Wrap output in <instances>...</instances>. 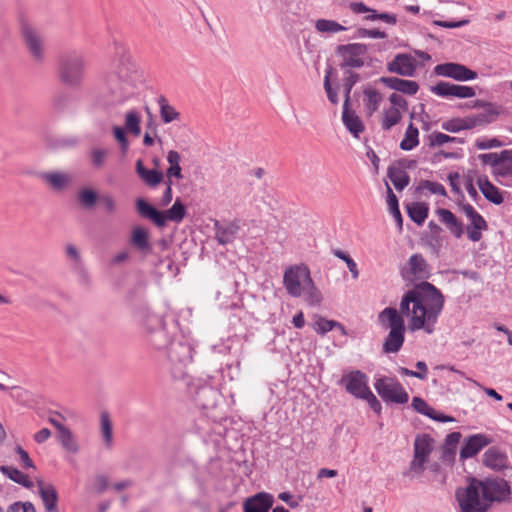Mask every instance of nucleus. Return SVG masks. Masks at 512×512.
<instances>
[{
	"instance_id": "f257e3e1",
	"label": "nucleus",
	"mask_w": 512,
	"mask_h": 512,
	"mask_svg": "<svg viewBox=\"0 0 512 512\" xmlns=\"http://www.w3.org/2000/svg\"><path fill=\"white\" fill-rule=\"evenodd\" d=\"M432 275V268L422 254L410 256L407 268L402 270L403 278L422 280L406 291L400 301V312L409 317L411 332L423 330L432 334L441 315L445 298L441 290L425 281Z\"/></svg>"
},
{
	"instance_id": "f03ea898",
	"label": "nucleus",
	"mask_w": 512,
	"mask_h": 512,
	"mask_svg": "<svg viewBox=\"0 0 512 512\" xmlns=\"http://www.w3.org/2000/svg\"><path fill=\"white\" fill-rule=\"evenodd\" d=\"M138 80L136 65L128 53L122 49L121 55L114 61L112 70L106 75L95 105L109 110L123 105L135 94Z\"/></svg>"
},
{
	"instance_id": "7ed1b4c3",
	"label": "nucleus",
	"mask_w": 512,
	"mask_h": 512,
	"mask_svg": "<svg viewBox=\"0 0 512 512\" xmlns=\"http://www.w3.org/2000/svg\"><path fill=\"white\" fill-rule=\"evenodd\" d=\"M157 357L174 379H185L188 374L187 367L192 362L193 347L184 340H172Z\"/></svg>"
},
{
	"instance_id": "20e7f679",
	"label": "nucleus",
	"mask_w": 512,
	"mask_h": 512,
	"mask_svg": "<svg viewBox=\"0 0 512 512\" xmlns=\"http://www.w3.org/2000/svg\"><path fill=\"white\" fill-rule=\"evenodd\" d=\"M290 297L302 298L310 306L319 305L322 301V294L306 264L290 265Z\"/></svg>"
},
{
	"instance_id": "39448f33",
	"label": "nucleus",
	"mask_w": 512,
	"mask_h": 512,
	"mask_svg": "<svg viewBox=\"0 0 512 512\" xmlns=\"http://www.w3.org/2000/svg\"><path fill=\"white\" fill-rule=\"evenodd\" d=\"M148 344L157 351L158 356L172 341V334L177 329V321L168 324L160 315L148 312L144 321Z\"/></svg>"
},
{
	"instance_id": "423d86ee",
	"label": "nucleus",
	"mask_w": 512,
	"mask_h": 512,
	"mask_svg": "<svg viewBox=\"0 0 512 512\" xmlns=\"http://www.w3.org/2000/svg\"><path fill=\"white\" fill-rule=\"evenodd\" d=\"M136 210L141 217L149 219L157 227H164L168 220L180 223L186 215V208L180 199H176L169 209L160 211L143 198H138L136 200Z\"/></svg>"
},
{
	"instance_id": "0eeeda50",
	"label": "nucleus",
	"mask_w": 512,
	"mask_h": 512,
	"mask_svg": "<svg viewBox=\"0 0 512 512\" xmlns=\"http://www.w3.org/2000/svg\"><path fill=\"white\" fill-rule=\"evenodd\" d=\"M400 310L393 307L385 308L379 314V320L384 322L387 318L390 331L384 341L383 350L385 353H397L403 346L405 340V322Z\"/></svg>"
},
{
	"instance_id": "6e6552de",
	"label": "nucleus",
	"mask_w": 512,
	"mask_h": 512,
	"mask_svg": "<svg viewBox=\"0 0 512 512\" xmlns=\"http://www.w3.org/2000/svg\"><path fill=\"white\" fill-rule=\"evenodd\" d=\"M475 482H478V479L472 477L465 488L456 489L455 498L460 512H487L490 509V505L482 497V489Z\"/></svg>"
},
{
	"instance_id": "1a4fd4ad",
	"label": "nucleus",
	"mask_w": 512,
	"mask_h": 512,
	"mask_svg": "<svg viewBox=\"0 0 512 512\" xmlns=\"http://www.w3.org/2000/svg\"><path fill=\"white\" fill-rule=\"evenodd\" d=\"M84 75V61L81 54L71 52L63 55L59 62L60 81L70 87L78 86Z\"/></svg>"
},
{
	"instance_id": "9d476101",
	"label": "nucleus",
	"mask_w": 512,
	"mask_h": 512,
	"mask_svg": "<svg viewBox=\"0 0 512 512\" xmlns=\"http://www.w3.org/2000/svg\"><path fill=\"white\" fill-rule=\"evenodd\" d=\"M187 387L195 405L202 410L215 408L221 397L217 389L200 379L187 382Z\"/></svg>"
},
{
	"instance_id": "9b49d317",
	"label": "nucleus",
	"mask_w": 512,
	"mask_h": 512,
	"mask_svg": "<svg viewBox=\"0 0 512 512\" xmlns=\"http://www.w3.org/2000/svg\"><path fill=\"white\" fill-rule=\"evenodd\" d=\"M374 388L382 400L387 403L405 404L409 400L408 393L396 378L386 376L377 378Z\"/></svg>"
},
{
	"instance_id": "f8f14e48",
	"label": "nucleus",
	"mask_w": 512,
	"mask_h": 512,
	"mask_svg": "<svg viewBox=\"0 0 512 512\" xmlns=\"http://www.w3.org/2000/svg\"><path fill=\"white\" fill-rule=\"evenodd\" d=\"M476 483L479 485V488L482 489V497L490 506L493 502H506L510 497V484L503 478L494 477L485 478L483 480L478 479V482Z\"/></svg>"
},
{
	"instance_id": "ddd939ff",
	"label": "nucleus",
	"mask_w": 512,
	"mask_h": 512,
	"mask_svg": "<svg viewBox=\"0 0 512 512\" xmlns=\"http://www.w3.org/2000/svg\"><path fill=\"white\" fill-rule=\"evenodd\" d=\"M434 449V440L427 434H419L414 441V456L410 462L409 470L415 475H421L425 470L430 454Z\"/></svg>"
},
{
	"instance_id": "4468645a",
	"label": "nucleus",
	"mask_w": 512,
	"mask_h": 512,
	"mask_svg": "<svg viewBox=\"0 0 512 512\" xmlns=\"http://www.w3.org/2000/svg\"><path fill=\"white\" fill-rule=\"evenodd\" d=\"M368 47L363 43H350L339 45L336 48V54L342 58L339 64L342 70L349 68H361L364 66L363 56L366 55Z\"/></svg>"
},
{
	"instance_id": "2eb2a0df",
	"label": "nucleus",
	"mask_w": 512,
	"mask_h": 512,
	"mask_svg": "<svg viewBox=\"0 0 512 512\" xmlns=\"http://www.w3.org/2000/svg\"><path fill=\"white\" fill-rule=\"evenodd\" d=\"M462 212L469 219L470 224L466 227L467 237L473 242H478L482 238V231L488 229V224L484 217L469 203L461 205Z\"/></svg>"
},
{
	"instance_id": "dca6fc26",
	"label": "nucleus",
	"mask_w": 512,
	"mask_h": 512,
	"mask_svg": "<svg viewBox=\"0 0 512 512\" xmlns=\"http://www.w3.org/2000/svg\"><path fill=\"white\" fill-rule=\"evenodd\" d=\"M434 73L438 76L452 78L456 81H470L477 78V72L469 69L463 64L446 62L434 67Z\"/></svg>"
},
{
	"instance_id": "f3484780",
	"label": "nucleus",
	"mask_w": 512,
	"mask_h": 512,
	"mask_svg": "<svg viewBox=\"0 0 512 512\" xmlns=\"http://www.w3.org/2000/svg\"><path fill=\"white\" fill-rule=\"evenodd\" d=\"M341 384L344 385L349 394L359 399L370 391L368 387V376L360 370H354L344 374L341 378Z\"/></svg>"
},
{
	"instance_id": "a211bd4d",
	"label": "nucleus",
	"mask_w": 512,
	"mask_h": 512,
	"mask_svg": "<svg viewBox=\"0 0 512 512\" xmlns=\"http://www.w3.org/2000/svg\"><path fill=\"white\" fill-rule=\"evenodd\" d=\"M430 91L442 98L456 97L459 99L472 98L476 95L473 87L439 81L430 87Z\"/></svg>"
},
{
	"instance_id": "6ab92c4d",
	"label": "nucleus",
	"mask_w": 512,
	"mask_h": 512,
	"mask_svg": "<svg viewBox=\"0 0 512 512\" xmlns=\"http://www.w3.org/2000/svg\"><path fill=\"white\" fill-rule=\"evenodd\" d=\"M418 62L411 54L399 53L387 63V70L403 77H413L416 74Z\"/></svg>"
},
{
	"instance_id": "aec40b11",
	"label": "nucleus",
	"mask_w": 512,
	"mask_h": 512,
	"mask_svg": "<svg viewBox=\"0 0 512 512\" xmlns=\"http://www.w3.org/2000/svg\"><path fill=\"white\" fill-rule=\"evenodd\" d=\"M492 442V438L487 434L478 433L466 437L462 443L459 457L461 460L476 456L484 447Z\"/></svg>"
},
{
	"instance_id": "412c9836",
	"label": "nucleus",
	"mask_w": 512,
	"mask_h": 512,
	"mask_svg": "<svg viewBox=\"0 0 512 512\" xmlns=\"http://www.w3.org/2000/svg\"><path fill=\"white\" fill-rule=\"evenodd\" d=\"M129 243L144 256L149 255L153 250V246L149 240V231L142 226H135L132 229Z\"/></svg>"
},
{
	"instance_id": "4be33fe9",
	"label": "nucleus",
	"mask_w": 512,
	"mask_h": 512,
	"mask_svg": "<svg viewBox=\"0 0 512 512\" xmlns=\"http://www.w3.org/2000/svg\"><path fill=\"white\" fill-rule=\"evenodd\" d=\"M274 498L266 492H259L248 498L243 505L244 512H268L272 507Z\"/></svg>"
},
{
	"instance_id": "5701e85b",
	"label": "nucleus",
	"mask_w": 512,
	"mask_h": 512,
	"mask_svg": "<svg viewBox=\"0 0 512 512\" xmlns=\"http://www.w3.org/2000/svg\"><path fill=\"white\" fill-rule=\"evenodd\" d=\"M380 81L389 89L406 95H415L419 90V85L416 81L406 80L398 77H381Z\"/></svg>"
},
{
	"instance_id": "b1692460",
	"label": "nucleus",
	"mask_w": 512,
	"mask_h": 512,
	"mask_svg": "<svg viewBox=\"0 0 512 512\" xmlns=\"http://www.w3.org/2000/svg\"><path fill=\"white\" fill-rule=\"evenodd\" d=\"M483 464L495 471H502L508 468V457L505 452L497 447H490L483 454Z\"/></svg>"
},
{
	"instance_id": "393cba45",
	"label": "nucleus",
	"mask_w": 512,
	"mask_h": 512,
	"mask_svg": "<svg viewBox=\"0 0 512 512\" xmlns=\"http://www.w3.org/2000/svg\"><path fill=\"white\" fill-rule=\"evenodd\" d=\"M22 34L29 52L33 55V57L36 60H42V40L37 31L29 25H24L22 28Z\"/></svg>"
},
{
	"instance_id": "a878e982",
	"label": "nucleus",
	"mask_w": 512,
	"mask_h": 512,
	"mask_svg": "<svg viewBox=\"0 0 512 512\" xmlns=\"http://www.w3.org/2000/svg\"><path fill=\"white\" fill-rule=\"evenodd\" d=\"M215 238L221 245H227L229 243H232L240 229V226L237 222H227L224 224L219 223L218 221L215 222Z\"/></svg>"
},
{
	"instance_id": "bb28decb",
	"label": "nucleus",
	"mask_w": 512,
	"mask_h": 512,
	"mask_svg": "<svg viewBox=\"0 0 512 512\" xmlns=\"http://www.w3.org/2000/svg\"><path fill=\"white\" fill-rule=\"evenodd\" d=\"M37 484L45 509L48 512H57L58 493L56 488L52 484L43 481H38Z\"/></svg>"
},
{
	"instance_id": "cd10ccee",
	"label": "nucleus",
	"mask_w": 512,
	"mask_h": 512,
	"mask_svg": "<svg viewBox=\"0 0 512 512\" xmlns=\"http://www.w3.org/2000/svg\"><path fill=\"white\" fill-rule=\"evenodd\" d=\"M477 184L481 193L489 202L495 205H500L503 203L504 199L500 189L496 187L492 182H490L486 176L479 177L477 179Z\"/></svg>"
},
{
	"instance_id": "c85d7f7f",
	"label": "nucleus",
	"mask_w": 512,
	"mask_h": 512,
	"mask_svg": "<svg viewBox=\"0 0 512 512\" xmlns=\"http://www.w3.org/2000/svg\"><path fill=\"white\" fill-rule=\"evenodd\" d=\"M136 172L140 179L150 187H156L164 178V175L160 170L146 168L141 159L136 161Z\"/></svg>"
},
{
	"instance_id": "c756f323",
	"label": "nucleus",
	"mask_w": 512,
	"mask_h": 512,
	"mask_svg": "<svg viewBox=\"0 0 512 512\" xmlns=\"http://www.w3.org/2000/svg\"><path fill=\"white\" fill-rule=\"evenodd\" d=\"M342 121L346 129L356 138H358L359 134L365 129L359 116L356 115L354 111L350 110L349 106L343 105Z\"/></svg>"
},
{
	"instance_id": "7c9ffc66",
	"label": "nucleus",
	"mask_w": 512,
	"mask_h": 512,
	"mask_svg": "<svg viewBox=\"0 0 512 512\" xmlns=\"http://www.w3.org/2000/svg\"><path fill=\"white\" fill-rule=\"evenodd\" d=\"M437 215L454 237L460 238L463 235V224L450 210L439 208Z\"/></svg>"
},
{
	"instance_id": "2f4dec72",
	"label": "nucleus",
	"mask_w": 512,
	"mask_h": 512,
	"mask_svg": "<svg viewBox=\"0 0 512 512\" xmlns=\"http://www.w3.org/2000/svg\"><path fill=\"white\" fill-rule=\"evenodd\" d=\"M406 208L409 218L417 225H422L428 217L429 206L424 202H412Z\"/></svg>"
},
{
	"instance_id": "473e14b6",
	"label": "nucleus",
	"mask_w": 512,
	"mask_h": 512,
	"mask_svg": "<svg viewBox=\"0 0 512 512\" xmlns=\"http://www.w3.org/2000/svg\"><path fill=\"white\" fill-rule=\"evenodd\" d=\"M387 176L398 191H402L409 185L410 176L402 168L390 165L387 169Z\"/></svg>"
},
{
	"instance_id": "72a5a7b5",
	"label": "nucleus",
	"mask_w": 512,
	"mask_h": 512,
	"mask_svg": "<svg viewBox=\"0 0 512 512\" xmlns=\"http://www.w3.org/2000/svg\"><path fill=\"white\" fill-rule=\"evenodd\" d=\"M512 150H503L500 153H483L478 155V159L484 165H490L492 167H496L498 165L503 164L504 166L509 163V159H511Z\"/></svg>"
},
{
	"instance_id": "f704fd0d",
	"label": "nucleus",
	"mask_w": 512,
	"mask_h": 512,
	"mask_svg": "<svg viewBox=\"0 0 512 512\" xmlns=\"http://www.w3.org/2000/svg\"><path fill=\"white\" fill-rule=\"evenodd\" d=\"M0 471L7 478L25 488H31L33 486V482L29 477L13 466L0 465Z\"/></svg>"
},
{
	"instance_id": "c9c22d12",
	"label": "nucleus",
	"mask_w": 512,
	"mask_h": 512,
	"mask_svg": "<svg viewBox=\"0 0 512 512\" xmlns=\"http://www.w3.org/2000/svg\"><path fill=\"white\" fill-rule=\"evenodd\" d=\"M57 440L62 448L69 453L77 454L80 450L77 440L68 427L57 433Z\"/></svg>"
},
{
	"instance_id": "e433bc0d",
	"label": "nucleus",
	"mask_w": 512,
	"mask_h": 512,
	"mask_svg": "<svg viewBox=\"0 0 512 512\" xmlns=\"http://www.w3.org/2000/svg\"><path fill=\"white\" fill-rule=\"evenodd\" d=\"M41 178L57 191L64 189L70 182L68 175L61 172L42 173Z\"/></svg>"
},
{
	"instance_id": "4c0bfd02",
	"label": "nucleus",
	"mask_w": 512,
	"mask_h": 512,
	"mask_svg": "<svg viewBox=\"0 0 512 512\" xmlns=\"http://www.w3.org/2000/svg\"><path fill=\"white\" fill-rule=\"evenodd\" d=\"M181 156L179 152L175 150H170L167 154V162L169 163V167L166 170V176L168 180H171V178H177L182 179L183 175L181 173V166H180Z\"/></svg>"
},
{
	"instance_id": "58836bf2",
	"label": "nucleus",
	"mask_w": 512,
	"mask_h": 512,
	"mask_svg": "<svg viewBox=\"0 0 512 512\" xmlns=\"http://www.w3.org/2000/svg\"><path fill=\"white\" fill-rule=\"evenodd\" d=\"M419 144V130L417 127L413 125L412 122L409 123L404 138L400 142V148L404 151H411Z\"/></svg>"
},
{
	"instance_id": "ea45409f",
	"label": "nucleus",
	"mask_w": 512,
	"mask_h": 512,
	"mask_svg": "<svg viewBox=\"0 0 512 512\" xmlns=\"http://www.w3.org/2000/svg\"><path fill=\"white\" fill-rule=\"evenodd\" d=\"M100 429L105 447L111 449L113 446V429L110 416L106 411L101 413Z\"/></svg>"
},
{
	"instance_id": "a19ab883",
	"label": "nucleus",
	"mask_w": 512,
	"mask_h": 512,
	"mask_svg": "<svg viewBox=\"0 0 512 512\" xmlns=\"http://www.w3.org/2000/svg\"><path fill=\"white\" fill-rule=\"evenodd\" d=\"M141 115L136 109H130L125 115L124 128L126 131L134 136H139L141 133Z\"/></svg>"
},
{
	"instance_id": "79ce46f5",
	"label": "nucleus",
	"mask_w": 512,
	"mask_h": 512,
	"mask_svg": "<svg viewBox=\"0 0 512 512\" xmlns=\"http://www.w3.org/2000/svg\"><path fill=\"white\" fill-rule=\"evenodd\" d=\"M382 101V95L375 89L366 88L364 90V105L369 115H372L379 109Z\"/></svg>"
},
{
	"instance_id": "37998d69",
	"label": "nucleus",
	"mask_w": 512,
	"mask_h": 512,
	"mask_svg": "<svg viewBox=\"0 0 512 512\" xmlns=\"http://www.w3.org/2000/svg\"><path fill=\"white\" fill-rule=\"evenodd\" d=\"M344 78H343V89H344V106H350V94L352 91V88L354 85L360 80V76L358 73L347 69L344 71Z\"/></svg>"
},
{
	"instance_id": "c03bdc74",
	"label": "nucleus",
	"mask_w": 512,
	"mask_h": 512,
	"mask_svg": "<svg viewBox=\"0 0 512 512\" xmlns=\"http://www.w3.org/2000/svg\"><path fill=\"white\" fill-rule=\"evenodd\" d=\"M445 143L463 144L465 143V140L463 138L450 136L438 131H434L428 136L429 147H438Z\"/></svg>"
},
{
	"instance_id": "a18cd8bd",
	"label": "nucleus",
	"mask_w": 512,
	"mask_h": 512,
	"mask_svg": "<svg viewBox=\"0 0 512 512\" xmlns=\"http://www.w3.org/2000/svg\"><path fill=\"white\" fill-rule=\"evenodd\" d=\"M160 107V116L164 123L168 124L178 119L180 114L171 106L164 96H160L158 99Z\"/></svg>"
},
{
	"instance_id": "49530a36",
	"label": "nucleus",
	"mask_w": 512,
	"mask_h": 512,
	"mask_svg": "<svg viewBox=\"0 0 512 512\" xmlns=\"http://www.w3.org/2000/svg\"><path fill=\"white\" fill-rule=\"evenodd\" d=\"M402 115L400 110L397 108H388L384 112V116L381 121V127L384 131L390 130L393 126L397 125L401 121Z\"/></svg>"
},
{
	"instance_id": "de8ad7c7",
	"label": "nucleus",
	"mask_w": 512,
	"mask_h": 512,
	"mask_svg": "<svg viewBox=\"0 0 512 512\" xmlns=\"http://www.w3.org/2000/svg\"><path fill=\"white\" fill-rule=\"evenodd\" d=\"M315 28L321 33L334 34L346 30L347 28L334 20L319 19L315 23Z\"/></svg>"
},
{
	"instance_id": "09e8293b",
	"label": "nucleus",
	"mask_w": 512,
	"mask_h": 512,
	"mask_svg": "<svg viewBox=\"0 0 512 512\" xmlns=\"http://www.w3.org/2000/svg\"><path fill=\"white\" fill-rule=\"evenodd\" d=\"M475 106H477V107L488 106L489 107V109L486 112L474 115L476 126L491 123L495 119V117L498 115V112L492 108V105L490 103H484V102L478 100L476 102Z\"/></svg>"
},
{
	"instance_id": "8fccbe9b",
	"label": "nucleus",
	"mask_w": 512,
	"mask_h": 512,
	"mask_svg": "<svg viewBox=\"0 0 512 512\" xmlns=\"http://www.w3.org/2000/svg\"><path fill=\"white\" fill-rule=\"evenodd\" d=\"M98 200V194L89 188L82 189L78 192V201L85 209H91Z\"/></svg>"
},
{
	"instance_id": "3c124183",
	"label": "nucleus",
	"mask_w": 512,
	"mask_h": 512,
	"mask_svg": "<svg viewBox=\"0 0 512 512\" xmlns=\"http://www.w3.org/2000/svg\"><path fill=\"white\" fill-rule=\"evenodd\" d=\"M267 348L271 352H278L284 355L285 350L288 348L285 332L277 333L273 340L268 343Z\"/></svg>"
},
{
	"instance_id": "603ef678",
	"label": "nucleus",
	"mask_w": 512,
	"mask_h": 512,
	"mask_svg": "<svg viewBox=\"0 0 512 512\" xmlns=\"http://www.w3.org/2000/svg\"><path fill=\"white\" fill-rule=\"evenodd\" d=\"M333 254H334V256L343 260L347 264V267H348L353 279H357L359 277V270H358L357 264L350 257V255L348 253H346L340 249H335V250H333Z\"/></svg>"
},
{
	"instance_id": "864d4df0",
	"label": "nucleus",
	"mask_w": 512,
	"mask_h": 512,
	"mask_svg": "<svg viewBox=\"0 0 512 512\" xmlns=\"http://www.w3.org/2000/svg\"><path fill=\"white\" fill-rule=\"evenodd\" d=\"M424 189L428 190L431 194H436V195H441V196L447 195L445 187L439 182H434V181H430V180H422L419 183V186L417 187V191H421Z\"/></svg>"
},
{
	"instance_id": "5fc2aeb1",
	"label": "nucleus",
	"mask_w": 512,
	"mask_h": 512,
	"mask_svg": "<svg viewBox=\"0 0 512 512\" xmlns=\"http://www.w3.org/2000/svg\"><path fill=\"white\" fill-rule=\"evenodd\" d=\"M109 150L105 148H92L90 151V161L95 168H100L104 165Z\"/></svg>"
},
{
	"instance_id": "6e6d98bb",
	"label": "nucleus",
	"mask_w": 512,
	"mask_h": 512,
	"mask_svg": "<svg viewBox=\"0 0 512 512\" xmlns=\"http://www.w3.org/2000/svg\"><path fill=\"white\" fill-rule=\"evenodd\" d=\"M337 326V321L335 320H327L323 317H318L317 320L313 324V329L321 335H325L329 331L335 329Z\"/></svg>"
},
{
	"instance_id": "4d7b16f0",
	"label": "nucleus",
	"mask_w": 512,
	"mask_h": 512,
	"mask_svg": "<svg viewBox=\"0 0 512 512\" xmlns=\"http://www.w3.org/2000/svg\"><path fill=\"white\" fill-rule=\"evenodd\" d=\"M355 39L362 38H373V39H385L387 38V34L379 29H366V28H358L353 36Z\"/></svg>"
},
{
	"instance_id": "13d9d810",
	"label": "nucleus",
	"mask_w": 512,
	"mask_h": 512,
	"mask_svg": "<svg viewBox=\"0 0 512 512\" xmlns=\"http://www.w3.org/2000/svg\"><path fill=\"white\" fill-rule=\"evenodd\" d=\"M411 405L413 409L418 413L425 415L427 417H433L432 413H434V408L428 405V403L424 399L420 397H414L412 399Z\"/></svg>"
},
{
	"instance_id": "bf43d9fd",
	"label": "nucleus",
	"mask_w": 512,
	"mask_h": 512,
	"mask_svg": "<svg viewBox=\"0 0 512 512\" xmlns=\"http://www.w3.org/2000/svg\"><path fill=\"white\" fill-rule=\"evenodd\" d=\"M330 75H331V67H329L326 70V74H325V77H324V83L323 84H324V89H325V92L327 94L328 100L332 104L336 105L339 102V98H338L337 92L335 91V89L331 85Z\"/></svg>"
},
{
	"instance_id": "052dcab7",
	"label": "nucleus",
	"mask_w": 512,
	"mask_h": 512,
	"mask_svg": "<svg viewBox=\"0 0 512 512\" xmlns=\"http://www.w3.org/2000/svg\"><path fill=\"white\" fill-rule=\"evenodd\" d=\"M505 144L500 141L498 138H478L475 141V146L479 150H487L492 148H499L504 146Z\"/></svg>"
},
{
	"instance_id": "680f3d73",
	"label": "nucleus",
	"mask_w": 512,
	"mask_h": 512,
	"mask_svg": "<svg viewBox=\"0 0 512 512\" xmlns=\"http://www.w3.org/2000/svg\"><path fill=\"white\" fill-rule=\"evenodd\" d=\"M365 20L374 21V20H382L388 24L394 25L397 23V16L392 13H378L376 10L372 11V14H368L365 16Z\"/></svg>"
},
{
	"instance_id": "e2e57ef3",
	"label": "nucleus",
	"mask_w": 512,
	"mask_h": 512,
	"mask_svg": "<svg viewBox=\"0 0 512 512\" xmlns=\"http://www.w3.org/2000/svg\"><path fill=\"white\" fill-rule=\"evenodd\" d=\"M223 377H228L229 380L237 379L240 375V361L236 360L235 362L225 364V368L221 369Z\"/></svg>"
},
{
	"instance_id": "0e129e2a",
	"label": "nucleus",
	"mask_w": 512,
	"mask_h": 512,
	"mask_svg": "<svg viewBox=\"0 0 512 512\" xmlns=\"http://www.w3.org/2000/svg\"><path fill=\"white\" fill-rule=\"evenodd\" d=\"M461 118H452L442 122L441 128L450 133H458L464 130Z\"/></svg>"
},
{
	"instance_id": "69168bd1",
	"label": "nucleus",
	"mask_w": 512,
	"mask_h": 512,
	"mask_svg": "<svg viewBox=\"0 0 512 512\" xmlns=\"http://www.w3.org/2000/svg\"><path fill=\"white\" fill-rule=\"evenodd\" d=\"M15 453L19 456L20 464L24 469H35L34 462L30 458L28 452L24 450L20 445H16Z\"/></svg>"
},
{
	"instance_id": "338daca9",
	"label": "nucleus",
	"mask_w": 512,
	"mask_h": 512,
	"mask_svg": "<svg viewBox=\"0 0 512 512\" xmlns=\"http://www.w3.org/2000/svg\"><path fill=\"white\" fill-rule=\"evenodd\" d=\"M365 401H367L369 407L377 414H380L382 411V405L380 401L376 398V396L372 393V391H368L365 393V395L361 398Z\"/></svg>"
},
{
	"instance_id": "774afa93",
	"label": "nucleus",
	"mask_w": 512,
	"mask_h": 512,
	"mask_svg": "<svg viewBox=\"0 0 512 512\" xmlns=\"http://www.w3.org/2000/svg\"><path fill=\"white\" fill-rule=\"evenodd\" d=\"M112 131H113V136L119 142V144L121 145V148L127 149L129 143H128V139L126 136V132H127L126 129L124 127L114 126Z\"/></svg>"
}]
</instances>
